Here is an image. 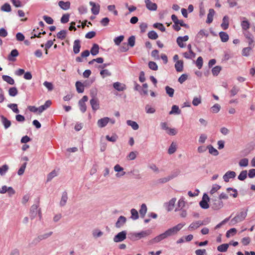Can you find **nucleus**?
Segmentation results:
<instances>
[{
    "mask_svg": "<svg viewBox=\"0 0 255 255\" xmlns=\"http://www.w3.org/2000/svg\"><path fill=\"white\" fill-rule=\"evenodd\" d=\"M184 226L185 223H179L174 227L168 229L164 233L157 236L153 239L149 241L148 244L151 245L158 243L166 239L168 237L176 234Z\"/></svg>",
    "mask_w": 255,
    "mask_h": 255,
    "instance_id": "f257e3e1",
    "label": "nucleus"
},
{
    "mask_svg": "<svg viewBox=\"0 0 255 255\" xmlns=\"http://www.w3.org/2000/svg\"><path fill=\"white\" fill-rule=\"evenodd\" d=\"M247 210L246 211H241L240 213H238L236 216L231 219L230 222V225L234 226L236 224L242 222L247 217Z\"/></svg>",
    "mask_w": 255,
    "mask_h": 255,
    "instance_id": "f03ea898",
    "label": "nucleus"
},
{
    "mask_svg": "<svg viewBox=\"0 0 255 255\" xmlns=\"http://www.w3.org/2000/svg\"><path fill=\"white\" fill-rule=\"evenodd\" d=\"M38 205H33L30 210V217L31 220L34 219L37 214H38L39 218H41V213L40 209H38Z\"/></svg>",
    "mask_w": 255,
    "mask_h": 255,
    "instance_id": "7ed1b4c3",
    "label": "nucleus"
},
{
    "mask_svg": "<svg viewBox=\"0 0 255 255\" xmlns=\"http://www.w3.org/2000/svg\"><path fill=\"white\" fill-rule=\"evenodd\" d=\"M151 234V231L147 230L142 231L139 233H134L131 235V238H135L137 240H139L142 238L146 237Z\"/></svg>",
    "mask_w": 255,
    "mask_h": 255,
    "instance_id": "20e7f679",
    "label": "nucleus"
},
{
    "mask_svg": "<svg viewBox=\"0 0 255 255\" xmlns=\"http://www.w3.org/2000/svg\"><path fill=\"white\" fill-rule=\"evenodd\" d=\"M209 201V198L208 196L206 193L204 194L202 200L199 203L200 207L204 209L209 208V205L208 203Z\"/></svg>",
    "mask_w": 255,
    "mask_h": 255,
    "instance_id": "39448f33",
    "label": "nucleus"
},
{
    "mask_svg": "<svg viewBox=\"0 0 255 255\" xmlns=\"http://www.w3.org/2000/svg\"><path fill=\"white\" fill-rule=\"evenodd\" d=\"M126 231H122L114 237V241L116 243L122 242L126 238Z\"/></svg>",
    "mask_w": 255,
    "mask_h": 255,
    "instance_id": "423d86ee",
    "label": "nucleus"
},
{
    "mask_svg": "<svg viewBox=\"0 0 255 255\" xmlns=\"http://www.w3.org/2000/svg\"><path fill=\"white\" fill-rule=\"evenodd\" d=\"M242 20L241 26L243 31L248 30L250 27V23L249 20L245 17L241 18Z\"/></svg>",
    "mask_w": 255,
    "mask_h": 255,
    "instance_id": "0eeeda50",
    "label": "nucleus"
},
{
    "mask_svg": "<svg viewBox=\"0 0 255 255\" xmlns=\"http://www.w3.org/2000/svg\"><path fill=\"white\" fill-rule=\"evenodd\" d=\"M89 4L92 6L91 12L94 15H97L100 11V5L93 1H90Z\"/></svg>",
    "mask_w": 255,
    "mask_h": 255,
    "instance_id": "6e6552de",
    "label": "nucleus"
},
{
    "mask_svg": "<svg viewBox=\"0 0 255 255\" xmlns=\"http://www.w3.org/2000/svg\"><path fill=\"white\" fill-rule=\"evenodd\" d=\"M236 172L233 171H227L223 176V178L226 182H228L230 179L236 177Z\"/></svg>",
    "mask_w": 255,
    "mask_h": 255,
    "instance_id": "1a4fd4ad",
    "label": "nucleus"
},
{
    "mask_svg": "<svg viewBox=\"0 0 255 255\" xmlns=\"http://www.w3.org/2000/svg\"><path fill=\"white\" fill-rule=\"evenodd\" d=\"M146 8L151 11H155L157 9V6L155 3L152 2L150 0H144Z\"/></svg>",
    "mask_w": 255,
    "mask_h": 255,
    "instance_id": "9d476101",
    "label": "nucleus"
},
{
    "mask_svg": "<svg viewBox=\"0 0 255 255\" xmlns=\"http://www.w3.org/2000/svg\"><path fill=\"white\" fill-rule=\"evenodd\" d=\"M110 121V118L108 117H104L99 119L97 122V125L100 128L106 127Z\"/></svg>",
    "mask_w": 255,
    "mask_h": 255,
    "instance_id": "9b49d317",
    "label": "nucleus"
},
{
    "mask_svg": "<svg viewBox=\"0 0 255 255\" xmlns=\"http://www.w3.org/2000/svg\"><path fill=\"white\" fill-rule=\"evenodd\" d=\"M113 87L118 91L122 92L126 89V86L125 84L121 83L119 82H116L113 84Z\"/></svg>",
    "mask_w": 255,
    "mask_h": 255,
    "instance_id": "f8f14e48",
    "label": "nucleus"
},
{
    "mask_svg": "<svg viewBox=\"0 0 255 255\" xmlns=\"http://www.w3.org/2000/svg\"><path fill=\"white\" fill-rule=\"evenodd\" d=\"M223 207V203L220 199H215L212 205V208L214 210H219Z\"/></svg>",
    "mask_w": 255,
    "mask_h": 255,
    "instance_id": "ddd939ff",
    "label": "nucleus"
},
{
    "mask_svg": "<svg viewBox=\"0 0 255 255\" xmlns=\"http://www.w3.org/2000/svg\"><path fill=\"white\" fill-rule=\"evenodd\" d=\"M90 103L93 111H96L99 109V103L97 99H91Z\"/></svg>",
    "mask_w": 255,
    "mask_h": 255,
    "instance_id": "4468645a",
    "label": "nucleus"
},
{
    "mask_svg": "<svg viewBox=\"0 0 255 255\" xmlns=\"http://www.w3.org/2000/svg\"><path fill=\"white\" fill-rule=\"evenodd\" d=\"M52 103L50 100H47L45 102L44 105L40 106L38 107L39 113H42L44 111L48 109L51 105Z\"/></svg>",
    "mask_w": 255,
    "mask_h": 255,
    "instance_id": "2eb2a0df",
    "label": "nucleus"
},
{
    "mask_svg": "<svg viewBox=\"0 0 255 255\" xmlns=\"http://www.w3.org/2000/svg\"><path fill=\"white\" fill-rule=\"evenodd\" d=\"M126 221V217L123 216H120L116 223V227L118 228L122 227L125 224Z\"/></svg>",
    "mask_w": 255,
    "mask_h": 255,
    "instance_id": "dca6fc26",
    "label": "nucleus"
},
{
    "mask_svg": "<svg viewBox=\"0 0 255 255\" xmlns=\"http://www.w3.org/2000/svg\"><path fill=\"white\" fill-rule=\"evenodd\" d=\"M1 122L5 129H7L11 126V122L3 116H0Z\"/></svg>",
    "mask_w": 255,
    "mask_h": 255,
    "instance_id": "f3484780",
    "label": "nucleus"
},
{
    "mask_svg": "<svg viewBox=\"0 0 255 255\" xmlns=\"http://www.w3.org/2000/svg\"><path fill=\"white\" fill-rule=\"evenodd\" d=\"M81 48L80 41L79 39L75 40L73 44V52L75 54H78L80 52Z\"/></svg>",
    "mask_w": 255,
    "mask_h": 255,
    "instance_id": "a211bd4d",
    "label": "nucleus"
},
{
    "mask_svg": "<svg viewBox=\"0 0 255 255\" xmlns=\"http://www.w3.org/2000/svg\"><path fill=\"white\" fill-rule=\"evenodd\" d=\"M201 221H197L192 223L189 226L188 229L190 231H192L197 229L201 226Z\"/></svg>",
    "mask_w": 255,
    "mask_h": 255,
    "instance_id": "6ab92c4d",
    "label": "nucleus"
},
{
    "mask_svg": "<svg viewBox=\"0 0 255 255\" xmlns=\"http://www.w3.org/2000/svg\"><path fill=\"white\" fill-rule=\"evenodd\" d=\"M229 18L227 15L224 16L222 23L221 25V27L224 30H226L228 28L229 25Z\"/></svg>",
    "mask_w": 255,
    "mask_h": 255,
    "instance_id": "aec40b11",
    "label": "nucleus"
},
{
    "mask_svg": "<svg viewBox=\"0 0 255 255\" xmlns=\"http://www.w3.org/2000/svg\"><path fill=\"white\" fill-rule=\"evenodd\" d=\"M176 175H170L167 177L161 178L158 180V182L159 183H165L171 180V179H173L174 178L176 177Z\"/></svg>",
    "mask_w": 255,
    "mask_h": 255,
    "instance_id": "412c9836",
    "label": "nucleus"
},
{
    "mask_svg": "<svg viewBox=\"0 0 255 255\" xmlns=\"http://www.w3.org/2000/svg\"><path fill=\"white\" fill-rule=\"evenodd\" d=\"M59 6L63 10H68L70 8V2L69 1H59L58 2Z\"/></svg>",
    "mask_w": 255,
    "mask_h": 255,
    "instance_id": "4be33fe9",
    "label": "nucleus"
},
{
    "mask_svg": "<svg viewBox=\"0 0 255 255\" xmlns=\"http://www.w3.org/2000/svg\"><path fill=\"white\" fill-rule=\"evenodd\" d=\"M68 200V195L66 191H64L62 193V197L61 200L60 201L59 204L61 206H64L67 203Z\"/></svg>",
    "mask_w": 255,
    "mask_h": 255,
    "instance_id": "5701e85b",
    "label": "nucleus"
},
{
    "mask_svg": "<svg viewBox=\"0 0 255 255\" xmlns=\"http://www.w3.org/2000/svg\"><path fill=\"white\" fill-rule=\"evenodd\" d=\"M147 208L145 204H142L140 206L139 212L141 218H144L147 213Z\"/></svg>",
    "mask_w": 255,
    "mask_h": 255,
    "instance_id": "b1692460",
    "label": "nucleus"
},
{
    "mask_svg": "<svg viewBox=\"0 0 255 255\" xmlns=\"http://www.w3.org/2000/svg\"><path fill=\"white\" fill-rule=\"evenodd\" d=\"M214 14L215 10L212 8H210L207 15V19L206 20L207 23H211L213 21Z\"/></svg>",
    "mask_w": 255,
    "mask_h": 255,
    "instance_id": "393cba45",
    "label": "nucleus"
},
{
    "mask_svg": "<svg viewBox=\"0 0 255 255\" xmlns=\"http://www.w3.org/2000/svg\"><path fill=\"white\" fill-rule=\"evenodd\" d=\"M181 113V110L179 107L176 105H173L171 108V110L169 112V115H179Z\"/></svg>",
    "mask_w": 255,
    "mask_h": 255,
    "instance_id": "a878e982",
    "label": "nucleus"
},
{
    "mask_svg": "<svg viewBox=\"0 0 255 255\" xmlns=\"http://www.w3.org/2000/svg\"><path fill=\"white\" fill-rule=\"evenodd\" d=\"M175 68L177 72H182L183 69V62L182 60H177L175 64Z\"/></svg>",
    "mask_w": 255,
    "mask_h": 255,
    "instance_id": "bb28decb",
    "label": "nucleus"
},
{
    "mask_svg": "<svg viewBox=\"0 0 255 255\" xmlns=\"http://www.w3.org/2000/svg\"><path fill=\"white\" fill-rule=\"evenodd\" d=\"M77 91L79 93H82L84 91V86L80 81L76 82L75 84Z\"/></svg>",
    "mask_w": 255,
    "mask_h": 255,
    "instance_id": "cd10ccee",
    "label": "nucleus"
},
{
    "mask_svg": "<svg viewBox=\"0 0 255 255\" xmlns=\"http://www.w3.org/2000/svg\"><path fill=\"white\" fill-rule=\"evenodd\" d=\"M127 124L128 126H130L133 130H137L139 128V126L136 122L131 121H127Z\"/></svg>",
    "mask_w": 255,
    "mask_h": 255,
    "instance_id": "c85d7f7f",
    "label": "nucleus"
},
{
    "mask_svg": "<svg viewBox=\"0 0 255 255\" xmlns=\"http://www.w3.org/2000/svg\"><path fill=\"white\" fill-rule=\"evenodd\" d=\"M99 51V46L97 44H94L91 49V53L92 55L95 56L98 54Z\"/></svg>",
    "mask_w": 255,
    "mask_h": 255,
    "instance_id": "c756f323",
    "label": "nucleus"
},
{
    "mask_svg": "<svg viewBox=\"0 0 255 255\" xmlns=\"http://www.w3.org/2000/svg\"><path fill=\"white\" fill-rule=\"evenodd\" d=\"M18 55V52L16 49H13L11 50L9 55L8 56V59L9 61H13L15 59L13 57H15Z\"/></svg>",
    "mask_w": 255,
    "mask_h": 255,
    "instance_id": "7c9ffc66",
    "label": "nucleus"
},
{
    "mask_svg": "<svg viewBox=\"0 0 255 255\" xmlns=\"http://www.w3.org/2000/svg\"><path fill=\"white\" fill-rule=\"evenodd\" d=\"M2 80L10 85H13L14 84V80L11 77L7 75H2Z\"/></svg>",
    "mask_w": 255,
    "mask_h": 255,
    "instance_id": "2f4dec72",
    "label": "nucleus"
},
{
    "mask_svg": "<svg viewBox=\"0 0 255 255\" xmlns=\"http://www.w3.org/2000/svg\"><path fill=\"white\" fill-rule=\"evenodd\" d=\"M207 149H209V152L214 155V156H217L219 154L218 151L212 145H209L207 146Z\"/></svg>",
    "mask_w": 255,
    "mask_h": 255,
    "instance_id": "473e14b6",
    "label": "nucleus"
},
{
    "mask_svg": "<svg viewBox=\"0 0 255 255\" xmlns=\"http://www.w3.org/2000/svg\"><path fill=\"white\" fill-rule=\"evenodd\" d=\"M219 36L221 41L223 42H226L229 40V35L225 32L221 31L219 32Z\"/></svg>",
    "mask_w": 255,
    "mask_h": 255,
    "instance_id": "72a5a7b5",
    "label": "nucleus"
},
{
    "mask_svg": "<svg viewBox=\"0 0 255 255\" xmlns=\"http://www.w3.org/2000/svg\"><path fill=\"white\" fill-rule=\"evenodd\" d=\"M176 149L177 145L176 143L172 142L168 148V153L169 154H172L176 151Z\"/></svg>",
    "mask_w": 255,
    "mask_h": 255,
    "instance_id": "f704fd0d",
    "label": "nucleus"
},
{
    "mask_svg": "<svg viewBox=\"0 0 255 255\" xmlns=\"http://www.w3.org/2000/svg\"><path fill=\"white\" fill-rule=\"evenodd\" d=\"M131 219L133 220H136L138 219L139 215L137 211L135 209H131L130 210Z\"/></svg>",
    "mask_w": 255,
    "mask_h": 255,
    "instance_id": "c9c22d12",
    "label": "nucleus"
},
{
    "mask_svg": "<svg viewBox=\"0 0 255 255\" xmlns=\"http://www.w3.org/2000/svg\"><path fill=\"white\" fill-rule=\"evenodd\" d=\"M67 31L66 30H62L57 34V37L58 39L63 40L65 38Z\"/></svg>",
    "mask_w": 255,
    "mask_h": 255,
    "instance_id": "e433bc0d",
    "label": "nucleus"
},
{
    "mask_svg": "<svg viewBox=\"0 0 255 255\" xmlns=\"http://www.w3.org/2000/svg\"><path fill=\"white\" fill-rule=\"evenodd\" d=\"M176 201V199L175 198H173L168 202L167 207L168 211H169L173 209Z\"/></svg>",
    "mask_w": 255,
    "mask_h": 255,
    "instance_id": "4c0bfd02",
    "label": "nucleus"
},
{
    "mask_svg": "<svg viewBox=\"0 0 255 255\" xmlns=\"http://www.w3.org/2000/svg\"><path fill=\"white\" fill-rule=\"evenodd\" d=\"M228 247L229 245L228 244H224L219 246L217 250L220 252H225L227 251Z\"/></svg>",
    "mask_w": 255,
    "mask_h": 255,
    "instance_id": "58836bf2",
    "label": "nucleus"
},
{
    "mask_svg": "<svg viewBox=\"0 0 255 255\" xmlns=\"http://www.w3.org/2000/svg\"><path fill=\"white\" fill-rule=\"evenodd\" d=\"M18 91L16 87H11L8 90V94L10 96L15 97Z\"/></svg>",
    "mask_w": 255,
    "mask_h": 255,
    "instance_id": "ea45409f",
    "label": "nucleus"
},
{
    "mask_svg": "<svg viewBox=\"0 0 255 255\" xmlns=\"http://www.w3.org/2000/svg\"><path fill=\"white\" fill-rule=\"evenodd\" d=\"M249 164V160L248 158H244L241 159L239 162L240 167H247Z\"/></svg>",
    "mask_w": 255,
    "mask_h": 255,
    "instance_id": "a19ab883",
    "label": "nucleus"
},
{
    "mask_svg": "<svg viewBox=\"0 0 255 255\" xmlns=\"http://www.w3.org/2000/svg\"><path fill=\"white\" fill-rule=\"evenodd\" d=\"M165 89L166 94L170 97H173V96L174 95V90L173 88H172L168 86H166Z\"/></svg>",
    "mask_w": 255,
    "mask_h": 255,
    "instance_id": "79ce46f5",
    "label": "nucleus"
},
{
    "mask_svg": "<svg viewBox=\"0 0 255 255\" xmlns=\"http://www.w3.org/2000/svg\"><path fill=\"white\" fill-rule=\"evenodd\" d=\"M103 235V232L98 230H94L92 232V235L94 238H97L101 237Z\"/></svg>",
    "mask_w": 255,
    "mask_h": 255,
    "instance_id": "37998d69",
    "label": "nucleus"
},
{
    "mask_svg": "<svg viewBox=\"0 0 255 255\" xmlns=\"http://www.w3.org/2000/svg\"><path fill=\"white\" fill-rule=\"evenodd\" d=\"M147 35L148 38L151 39L155 40L158 38V34L153 30L149 31Z\"/></svg>",
    "mask_w": 255,
    "mask_h": 255,
    "instance_id": "c03bdc74",
    "label": "nucleus"
},
{
    "mask_svg": "<svg viewBox=\"0 0 255 255\" xmlns=\"http://www.w3.org/2000/svg\"><path fill=\"white\" fill-rule=\"evenodd\" d=\"M247 177V171L243 170L241 172L240 174L238 177L239 180L244 181Z\"/></svg>",
    "mask_w": 255,
    "mask_h": 255,
    "instance_id": "a18cd8bd",
    "label": "nucleus"
},
{
    "mask_svg": "<svg viewBox=\"0 0 255 255\" xmlns=\"http://www.w3.org/2000/svg\"><path fill=\"white\" fill-rule=\"evenodd\" d=\"M208 35H209V33L207 30H201L198 33V34L197 35V37L201 39L204 36L207 37V36H208Z\"/></svg>",
    "mask_w": 255,
    "mask_h": 255,
    "instance_id": "49530a36",
    "label": "nucleus"
},
{
    "mask_svg": "<svg viewBox=\"0 0 255 255\" xmlns=\"http://www.w3.org/2000/svg\"><path fill=\"white\" fill-rule=\"evenodd\" d=\"M7 107L11 109L12 111L16 114L19 113V111L17 108V105L16 104H10L7 105Z\"/></svg>",
    "mask_w": 255,
    "mask_h": 255,
    "instance_id": "de8ad7c7",
    "label": "nucleus"
},
{
    "mask_svg": "<svg viewBox=\"0 0 255 255\" xmlns=\"http://www.w3.org/2000/svg\"><path fill=\"white\" fill-rule=\"evenodd\" d=\"M185 205V198L183 197H181L178 202V207L176 208L183 209Z\"/></svg>",
    "mask_w": 255,
    "mask_h": 255,
    "instance_id": "09e8293b",
    "label": "nucleus"
},
{
    "mask_svg": "<svg viewBox=\"0 0 255 255\" xmlns=\"http://www.w3.org/2000/svg\"><path fill=\"white\" fill-rule=\"evenodd\" d=\"M9 169L8 166L6 164L3 165L1 167H0V174L1 175H4Z\"/></svg>",
    "mask_w": 255,
    "mask_h": 255,
    "instance_id": "8fccbe9b",
    "label": "nucleus"
},
{
    "mask_svg": "<svg viewBox=\"0 0 255 255\" xmlns=\"http://www.w3.org/2000/svg\"><path fill=\"white\" fill-rule=\"evenodd\" d=\"M221 70V67L216 66L212 69V73L214 76H217Z\"/></svg>",
    "mask_w": 255,
    "mask_h": 255,
    "instance_id": "3c124183",
    "label": "nucleus"
},
{
    "mask_svg": "<svg viewBox=\"0 0 255 255\" xmlns=\"http://www.w3.org/2000/svg\"><path fill=\"white\" fill-rule=\"evenodd\" d=\"M56 176H57L56 171L55 170L52 171L47 175V181L49 182V181H51L54 177H55Z\"/></svg>",
    "mask_w": 255,
    "mask_h": 255,
    "instance_id": "603ef678",
    "label": "nucleus"
},
{
    "mask_svg": "<svg viewBox=\"0 0 255 255\" xmlns=\"http://www.w3.org/2000/svg\"><path fill=\"white\" fill-rule=\"evenodd\" d=\"M1 10L5 12H10L11 10V6L9 4L5 3L1 7Z\"/></svg>",
    "mask_w": 255,
    "mask_h": 255,
    "instance_id": "864d4df0",
    "label": "nucleus"
},
{
    "mask_svg": "<svg viewBox=\"0 0 255 255\" xmlns=\"http://www.w3.org/2000/svg\"><path fill=\"white\" fill-rule=\"evenodd\" d=\"M135 37L134 36H131L128 39V43L127 44L128 45V46L132 47L134 46L135 44Z\"/></svg>",
    "mask_w": 255,
    "mask_h": 255,
    "instance_id": "5fc2aeb1",
    "label": "nucleus"
},
{
    "mask_svg": "<svg viewBox=\"0 0 255 255\" xmlns=\"http://www.w3.org/2000/svg\"><path fill=\"white\" fill-rule=\"evenodd\" d=\"M26 165H27V163L26 162H24L21 166V167L19 168V169H18V170L17 171V174H18V175L21 176V175H23V174L24 172L25 168L26 167Z\"/></svg>",
    "mask_w": 255,
    "mask_h": 255,
    "instance_id": "6e6d98bb",
    "label": "nucleus"
},
{
    "mask_svg": "<svg viewBox=\"0 0 255 255\" xmlns=\"http://www.w3.org/2000/svg\"><path fill=\"white\" fill-rule=\"evenodd\" d=\"M252 49V48L249 46L243 48L242 50V55L244 56H248L250 55Z\"/></svg>",
    "mask_w": 255,
    "mask_h": 255,
    "instance_id": "4d7b16f0",
    "label": "nucleus"
},
{
    "mask_svg": "<svg viewBox=\"0 0 255 255\" xmlns=\"http://www.w3.org/2000/svg\"><path fill=\"white\" fill-rule=\"evenodd\" d=\"M153 27L155 28L159 29L160 31L162 32L165 31V28L162 23H155L153 24Z\"/></svg>",
    "mask_w": 255,
    "mask_h": 255,
    "instance_id": "13d9d810",
    "label": "nucleus"
},
{
    "mask_svg": "<svg viewBox=\"0 0 255 255\" xmlns=\"http://www.w3.org/2000/svg\"><path fill=\"white\" fill-rule=\"evenodd\" d=\"M220 109L221 106L220 105L218 104H216L211 107V111L213 113H217L220 111Z\"/></svg>",
    "mask_w": 255,
    "mask_h": 255,
    "instance_id": "bf43d9fd",
    "label": "nucleus"
},
{
    "mask_svg": "<svg viewBox=\"0 0 255 255\" xmlns=\"http://www.w3.org/2000/svg\"><path fill=\"white\" fill-rule=\"evenodd\" d=\"M148 67L150 69L154 71L157 70L158 69V66L157 64L153 61L149 62Z\"/></svg>",
    "mask_w": 255,
    "mask_h": 255,
    "instance_id": "052dcab7",
    "label": "nucleus"
},
{
    "mask_svg": "<svg viewBox=\"0 0 255 255\" xmlns=\"http://www.w3.org/2000/svg\"><path fill=\"white\" fill-rule=\"evenodd\" d=\"M203 58L202 57L200 56L199 57L196 62V64L197 67L198 68V69H200L203 66Z\"/></svg>",
    "mask_w": 255,
    "mask_h": 255,
    "instance_id": "680f3d73",
    "label": "nucleus"
},
{
    "mask_svg": "<svg viewBox=\"0 0 255 255\" xmlns=\"http://www.w3.org/2000/svg\"><path fill=\"white\" fill-rule=\"evenodd\" d=\"M124 36L123 35H120L119 36L116 37L114 38V41L115 44L119 45L122 41L124 40Z\"/></svg>",
    "mask_w": 255,
    "mask_h": 255,
    "instance_id": "e2e57ef3",
    "label": "nucleus"
},
{
    "mask_svg": "<svg viewBox=\"0 0 255 255\" xmlns=\"http://www.w3.org/2000/svg\"><path fill=\"white\" fill-rule=\"evenodd\" d=\"M145 109L147 114H153L155 112V109L149 105H146Z\"/></svg>",
    "mask_w": 255,
    "mask_h": 255,
    "instance_id": "0e129e2a",
    "label": "nucleus"
},
{
    "mask_svg": "<svg viewBox=\"0 0 255 255\" xmlns=\"http://www.w3.org/2000/svg\"><path fill=\"white\" fill-rule=\"evenodd\" d=\"M43 85L48 89L49 91H51L53 89V85L50 82L45 81L43 83Z\"/></svg>",
    "mask_w": 255,
    "mask_h": 255,
    "instance_id": "69168bd1",
    "label": "nucleus"
},
{
    "mask_svg": "<svg viewBox=\"0 0 255 255\" xmlns=\"http://www.w3.org/2000/svg\"><path fill=\"white\" fill-rule=\"evenodd\" d=\"M100 74L103 78L107 76H110L111 75V72L107 69H105L101 71Z\"/></svg>",
    "mask_w": 255,
    "mask_h": 255,
    "instance_id": "338daca9",
    "label": "nucleus"
},
{
    "mask_svg": "<svg viewBox=\"0 0 255 255\" xmlns=\"http://www.w3.org/2000/svg\"><path fill=\"white\" fill-rule=\"evenodd\" d=\"M237 232V230L235 228H232L228 230L226 233V237L227 238L230 237L231 236H233Z\"/></svg>",
    "mask_w": 255,
    "mask_h": 255,
    "instance_id": "774afa93",
    "label": "nucleus"
}]
</instances>
